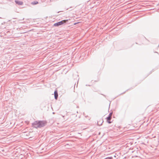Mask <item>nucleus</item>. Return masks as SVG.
<instances>
[{
    "instance_id": "obj_1",
    "label": "nucleus",
    "mask_w": 159,
    "mask_h": 159,
    "mask_svg": "<svg viewBox=\"0 0 159 159\" xmlns=\"http://www.w3.org/2000/svg\"><path fill=\"white\" fill-rule=\"evenodd\" d=\"M46 122L43 121H36L33 123V125L36 128H40L44 126Z\"/></svg>"
},
{
    "instance_id": "obj_2",
    "label": "nucleus",
    "mask_w": 159,
    "mask_h": 159,
    "mask_svg": "<svg viewBox=\"0 0 159 159\" xmlns=\"http://www.w3.org/2000/svg\"><path fill=\"white\" fill-rule=\"evenodd\" d=\"M67 21V20H63L58 22L55 23L54 24V25L55 26H58L59 25H61L64 23H66Z\"/></svg>"
},
{
    "instance_id": "obj_3",
    "label": "nucleus",
    "mask_w": 159,
    "mask_h": 159,
    "mask_svg": "<svg viewBox=\"0 0 159 159\" xmlns=\"http://www.w3.org/2000/svg\"><path fill=\"white\" fill-rule=\"evenodd\" d=\"M112 114V113H110L109 114L107 118V122L109 123H111V122L110 121V120L111 119Z\"/></svg>"
},
{
    "instance_id": "obj_4",
    "label": "nucleus",
    "mask_w": 159,
    "mask_h": 159,
    "mask_svg": "<svg viewBox=\"0 0 159 159\" xmlns=\"http://www.w3.org/2000/svg\"><path fill=\"white\" fill-rule=\"evenodd\" d=\"M15 2L16 4L19 5H21L23 4V2L20 1L16 0L15 1Z\"/></svg>"
},
{
    "instance_id": "obj_5",
    "label": "nucleus",
    "mask_w": 159,
    "mask_h": 159,
    "mask_svg": "<svg viewBox=\"0 0 159 159\" xmlns=\"http://www.w3.org/2000/svg\"><path fill=\"white\" fill-rule=\"evenodd\" d=\"M103 120L102 119H100L99 120L98 122V125H102V123L103 122Z\"/></svg>"
},
{
    "instance_id": "obj_6",
    "label": "nucleus",
    "mask_w": 159,
    "mask_h": 159,
    "mask_svg": "<svg viewBox=\"0 0 159 159\" xmlns=\"http://www.w3.org/2000/svg\"><path fill=\"white\" fill-rule=\"evenodd\" d=\"M54 97L56 99H57L58 98V93L57 91H55L54 92Z\"/></svg>"
},
{
    "instance_id": "obj_7",
    "label": "nucleus",
    "mask_w": 159,
    "mask_h": 159,
    "mask_svg": "<svg viewBox=\"0 0 159 159\" xmlns=\"http://www.w3.org/2000/svg\"><path fill=\"white\" fill-rule=\"evenodd\" d=\"M38 3V2L37 1L34 2L32 3L33 4L35 5Z\"/></svg>"
},
{
    "instance_id": "obj_8",
    "label": "nucleus",
    "mask_w": 159,
    "mask_h": 159,
    "mask_svg": "<svg viewBox=\"0 0 159 159\" xmlns=\"http://www.w3.org/2000/svg\"><path fill=\"white\" fill-rule=\"evenodd\" d=\"M1 18L0 17V18Z\"/></svg>"
}]
</instances>
